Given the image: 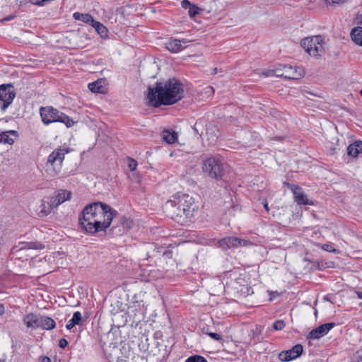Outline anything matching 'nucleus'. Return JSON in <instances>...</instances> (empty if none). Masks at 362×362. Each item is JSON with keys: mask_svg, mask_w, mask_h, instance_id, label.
Listing matches in <instances>:
<instances>
[{"mask_svg": "<svg viewBox=\"0 0 362 362\" xmlns=\"http://www.w3.org/2000/svg\"><path fill=\"white\" fill-rule=\"evenodd\" d=\"M115 211L106 204L97 202L86 206L79 217V224L88 233H95L110 227Z\"/></svg>", "mask_w": 362, "mask_h": 362, "instance_id": "obj_1", "label": "nucleus"}, {"mask_svg": "<svg viewBox=\"0 0 362 362\" xmlns=\"http://www.w3.org/2000/svg\"><path fill=\"white\" fill-rule=\"evenodd\" d=\"M184 97V86L176 78L156 83V86L148 88V105L155 107L173 105Z\"/></svg>", "mask_w": 362, "mask_h": 362, "instance_id": "obj_2", "label": "nucleus"}, {"mask_svg": "<svg viewBox=\"0 0 362 362\" xmlns=\"http://www.w3.org/2000/svg\"><path fill=\"white\" fill-rule=\"evenodd\" d=\"M165 206L172 218L178 222L190 221L198 209L193 197L187 194L177 195L173 200L168 201Z\"/></svg>", "mask_w": 362, "mask_h": 362, "instance_id": "obj_3", "label": "nucleus"}, {"mask_svg": "<svg viewBox=\"0 0 362 362\" xmlns=\"http://www.w3.org/2000/svg\"><path fill=\"white\" fill-rule=\"evenodd\" d=\"M40 114L45 125L53 122H62L67 127H70L74 124L72 119L52 106L41 107Z\"/></svg>", "mask_w": 362, "mask_h": 362, "instance_id": "obj_4", "label": "nucleus"}, {"mask_svg": "<svg viewBox=\"0 0 362 362\" xmlns=\"http://www.w3.org/2000/svg\"><path fill=\"white\" fill-rule=\"evenodd\" d=\"M300 45L310 56L315 58L322 56L325 51V42L321 35L305 37Z\"/></svg>", "mask_w": 362, "mask_h": 362, "instance_id": "obj_5", "label": "nucleus"}, {"mask_svg": "<svg viewBox=\"0 0 362 362\" xmlns=\"http://www.w3.org/2000/svg\"><path fill=\"white\" fill-rule=\"evenodd\" d=\"M202 170L209 177L218 180L223 176L225 168L218 159L210 157L203 162Z\"/></svg>", "mask_w": 362, "mask_h": 362, "instance_id": "obj_6", "label": "nucleus"}, {"mask_svg": "<svg viewBox=\"0 0 362 362\" xmlns=\"http://www.w3.org/2000/svg\"><path fill=\"white\" fill-rule=\"evenodd\" d=\"M15 97L16 93L11 84L0 85V110L5 111Z\"/></svg>", "mask_w": 362, "mask_h": 362, "instance_id": "obj_7", "label": "nucleus"}, {"mask_svg": "<svg viewBox=\"0 0 362 362\" xmlns=\"http://www.w3.org/2000/svg\"><path fill=\"white\" fill-rule=\"evenodd\" d=\"M277 76L288 79L297 80L304 76V71L300 68H293L291 66L284 65L282 69L275 71Z\"/></svg>", "mask_w": 362, "mask_h": 362, "instance_id": "obj_8", "label": "nucleus"}, {"mask_svg": "<svg viewBox=\"0 0 362 362\" xmlns=\"http://www.w3.org/2000/svg\"><path fill=\"white\" fill-rule=\"evenodd\" d=\"M250 244V242L236 237L224 238L218 242V246L223 250H228L231 247L247 246Z\"/></svg>", "mask_w": 362, "mask_h": 362, "instance_id": "obj_9", "label": "nucleus"}, {"mask_svg": "<svg viewBox=\"0 0 362 362\" xmlns=\"http://www.w3.org/2000/svg\"><path fill=\"white\" fill-rule=\"evenodd\" d=\"M69 152V148L64 147H60L54 150L48 157L47 164L60 168L65 155Z\"/></svg>", "mask_w": 362, "mask_h": 362, "instance_id": "obj_10", "label": "nucleus"}, {"mask_svg": "<svg viewBox=\"0 0 362 362\" xmlns=\"http://www.w3.org/2000/svg\"><path fill=\"white\" fill-rule=\"evenodd\" d=\"M303 349L301 344H296L289 350L280 352L279 354V358L281 361H290L300 356L303 352Z\"/></svg>", "mask_w": 362, "mask_h": 362, "instance_id": "obj_11", "label": "nucleus"}, {"mask_svg": "<svg viewBox=\"0 0 362 362\" xmlns=\"http://www.w3.org/2000/svg\"><path fill=\"white\" fill-rule=\"evenodd\" d=\"M335 326V323L330 322L320 325L309 332L308 337L310 339H318L327 334Z\"/></svg>", "mask_w": 362, "mask_h": 362, "instance_id": "obj_12", "label": "nucleus"}, {"mask_svg": "<svg viewBox=\"0 0 362 362\" xmlns=\"http://www.w3.org/2000/svg\"><path fill=\"white\" fill-rule=\"evenodd\" d=\"M189 41L183 39V40H177V39H171L168 42L165 43V47L170 52L177 53L182 50L185 47L182 44H187Z\"/></svg>", "mask_w": 362, "mask_h": 362, "instance_id": "obj_13", "label": "nucleus"}, {"mask_svg": "<svg viewBox=\"0 0 362 362\" xmlns=\"http://www.w3.org/2000/svg\"><path fill=\"white\" fill-rule=\"evenodd\" d=\"M148 256L149 257H155L158 259L160 256H171V252L161 247H158L153 244L149 245V250L148 252Z\"/></svg>", "mask_w": 362, "mask_h": 362, "instance_id": "obj_14", "label": "nucleus"}, {"mask_svg": "<svg viewBox=\"0 0 362 362\" xmlns=\"http://www.w3.org/2000/svg\"><path fill=\"white\" fill-rule=\"evenodd\" d=\"M291 189L293 193L295 202L297 204H311V203L309 202L307 196L305 194V193L303 192L302 189L300 187L292 185Z\"/></svg>", "mask_w": 362, "mask_h": 362, "instance_id": "obj_15", "label": "nucleus"}, {"mask_svg": "<svg viewBox=\"0 0 362 362\" xmlns=\"http://www.w3.org/2000/svg\"><path fill=\"white\" fill-rule=\"evenodd\" d=\"M18 134L15 130L0 132V143L12 145L18 138Z\"/></svg>", "mask_w": 362, "mask_h": 362, "instance_id": "obj_16", "label": "nucleus"}, {"mask_svg": "<svg viewBox=\"0 0 362 362\" xmlns=\"http://www.w3.org/2000/svg\"><path fill=\"white\" fill-rule=\"evenodd\" d=\"M39 328H42L46 330H51L55 327V322L54 320L47 316H41L39 317Z\"/></svg>", "mask_w": 362, "mask_h": 362, "instance_id": "obj_17", "label": "nucleus"}, {"mask_svg": "<svg viewBox=\"0 0 362 362\" xmlns=\"http://www.w3.org/2000/svg\"><path fill=\"white\" fill-rule=\"evenodd\" d=\"M23 322L28 327H30L33 329L39 328V317L33 313L26 315L23 317Z\"/></svg>", "mask_w": 362, "mask_h": 362, "instance_id": "obj_18", "label": "nucleus"}, {"mask_svg": "<svg viewBox=\"0 0 362 362\" xmlns=\"http://www.w3.org/2000/svg\"><path fill=\"white\" fill-rule=\"evenodd\" d=\"M361 153H362V141H356L347 148L348 155L352 157H356Z\"/></svg>", "mask_w": 362, "mask_h": 362, "instance_id": "obj_19", "label": "nucleus"}, {"mask_svg": "<svg viewBox=\"0 0 362 362\" xmlns=\"http://www.w3.org/2000/svg\"><path fill=\"white\" fill-rule=\"evenodd\" d=\"M351 40L356 45L362 47V28L355 27L354 28L350 33Z\"/></svg>", "mask_w": 362, "mask_h": 362, "instance_id": "obj_20", "label": "nucleus"}, {"mask_svg": "<svg viewBox=\"0 0 362 362\" xmlns=\"http://www.w3.org/2000/svg\"><path fill=\"white\" fill-rule=\"evenodd\" d=\"M74 18L76 20H78L82 22L89 23L91 25L95 22V20L93 19V16L88 13H81L78 12H76L74 13Z\"/></svg>", "mask_w": 362, "mask_h": 362, "instance_id": "obj_21", "label": "nucleus"}, {"mask_svg": "<svg viewBox=\"0 0 362 362\" xmlns=\"http://www.w3.org/2000/svg\"><path fill=\"white\" fill-rule=\"evenodd\" d=\"M82 319V315L79 311L75 312L72 318L68 322L66 327L67 329H71L75 325H79Z\"/></svg>", "mask_w": 362, "mask_h": 362, "instance_id": "obj_22", "label": "nucleus"}, {"mask_svg": "<svg viewBox=\"0 0 362 362\" xmlns=\"http://www.w3.org/2000/svg\"><path fill=\"white\" fill-rule=\"evenodd\" d=\"M163 139L168 144H173L177 140V134L175 132L165 130L162 133Z\"/></svg>", "mask_w": 362, "mask_h": 362, "instance_id": "obj_23", "label": "nucleus"}, {"mask_svg": "<svg viewBox=\"0 0 362 362\" xmlns=\"http://www.w3.org/2000/svg\"><path fill=\"white\" fill-rule=\"evenodd\" d=\"M40 210L38 212V215L40 217L47 216L48 214H49L53 209L49 204V202H45V201L42 202V204L40 205Z\"/></svg>", "mask_w": 362, "mask_h": 362, "instance_id": "obj_24", "label": "nucleus"}, {"mask_svg": "<svg viewBox=\"0 0 362 362\" xmlns=\"http://www.w3.org/2000/svg\"><path fill=\"white\" fill-rule=\"evenodd\" d=\"M54 195L56 197H57V200L59 201L61 204H62L71 198V193L67 190L60 189L57 191Z\"/></svg>", "mask_w": 362, "mask_h": 362, "instance_id": "obj_25", "label": "nucleus"}, {"mask_svg": "<svg viewBox=\"0 0 362 362\" xmlns=\"http://www.w3.org/2000/svg\"><path fill=\"white\" fill-rule=\"evenodd\" d=\"M92 26L95 29V30L101 37H104L107 35V29L100 22L95 21Z\"/></svg>", "mask_w": 362, "mask_h": 362, "instance_id": "obj_26", "label": "nucleus"}, {"mask_svg": "<svg viewBox=\"0 0 362 362\" xmlns=\"http://www.w3.org/2000/svg\"><path fill=\"white\" fill-rule=\"evenodd\" d=\"M88 88L93 93H102V86L100 85L98 81H95L88 84Z\"/></svg>", "mask_w": 362, "mask_h": 362, "instance_id": "obj_27", "label": "nucleus"}, {"mask_svg": "<svg viewBox=\"0 0 362 362\" xmlns=\"http://www.w3.org/2000/svg\"><path fill=\"white\" fill-rule=\"evenodd\" d=\"M199 12H200V8L197 6L192 4V6L189 7V11H188L189 16L190 17H194L196 15L199 14Z\"/></svg>", "mask_w": 362, "mask_h": 362, "instance_id": "obj_28", "label": "nucleus"}, {"mask_svg": "<svg viewBox=\"0 0 362 362\" xmlns=\"http://www.w3.org/2000/svg\"><path fill=\"white\" fill-rule=\"evenodd\" d=\"M185 362H208L205 358L201 356H198V355H194V356H192L189 358H188Z\"/></svg>", "mask_w": 362, "mask_h": 362, "instance_id": "obj_29", "label": "nucleus"}, {"mask_svg": "<svg viewBox=\"0 0 362 362\" xmlns=\"http://www.w3.org/2000/svg\"><path fill=\"white\" fill-rule=\"evenodd\" d=\"M121 224L122 225L123 228L126 230H129L133 226V222L129 218H122L121 219Z\"/></svg>", "mask_w": 362, "mask_h": 362, "instance_id": "obj_30", "label": "nucleus"}, {"mask_svg": "<svg viewBox=\"0 0 362 362\" xmlns=\"http://www.w3.org/2000/svg\"><path fill=\"white\" fill-rule=\"evenodd\" d=\"M285 323L282 320H277L273 324V328L275 330H281L284 328Z\"/></svg>", "mask_w": 362, "mask_h": 362, "instance_id": "obj_31", "label": "nucleus"}, {"mask_svg": "<svg viewBox=\"0 0 362 362\" xmlns=\"http://www.w3.org/2000/svg\"><path fill=\"white\" fill-rule=\"evenodd\" d=\"M49 204L51 205L52 208L54 209V208H56L57 207L59 204H61V202L57 200V197H56L55 195L52 196L51 198H50V200L49 202Z\"/></svg>", "mask_w": 362, "mask_h": 362, "instance_id": "obj_32", "label": "nucleus"}, {"mask_svg": "<svg viewBox=\"0 0 362 362\" xmlns=\"http://www.w3.org/2000/svg\"><path fill=\"white\" fill-rule=\"evenodd\" d=\"M353 360L354 362H362V349L354 354Z\"/></svg>", "mask_w": 362, "mask_h": 362, "instance_id": "obj_33", "label": "nucleus"}, {"mask_svg": "<svg viewBox=\"0 0 362 362\" xmlns=\"http://www.w3.org/2000/svg\"><path fill=\"white\" fill-rule=\"evenodd\" d=\"M128 167L130 170L134 171L137 167V162L132 158L129 159Z\"/></svg>", "mask_w": 362, "mask_h": 362, "instance_id": "obj_34", "label": "nucleus"}, {"mask_svg": "<svg viewBox=\"0 0 362 362\" xmlns=\"http://www.w3.org/2000/svg\"><path fill=\"white\" fill-rule=\"evenodd\" d=\"M322 248L325 250V251H327L329 252H337V250L334 249L332 245H329V244H324L322 245Z\"/></svg>", "mask_w": 362, "mask_h": 362, "instance_id": "obj_35", "label": "nucleus"}, {"mask_svg": "<svg viewBox=\"0 0 362 362\" xmlns=\"http://www.w3.org/2000/svg\"><path fill=\"white\" fill-rule=\"evenodd\" d=\"M182 7L185 9H189L190 6H192V3L188 0H183L181 2Z\"/></svg>", "mask_w": 362, "mask_h": 362, "instance_id": "obj_36", "label": "nucleus"}, {"mask_svg": "<svg viewBox=\"0 0 362 362\" xmlns=\"http://www.w3.org/2000/svg\"><path fill=\"white\" fill-rule=\"evenodd\" d=\"M209 335L211 338H213V339H216V340H217V341H220V340H221V339H222L221 336L219 334H217V333L210 332V333H209Z\"/></svg>", "mask_w": 362, "mask_h": 362, "instance_id": "obj_37", "label": "nucleus"}, {"mask_svg": "<svg viewBox=\"0 0 362 362\" xmlns=\"http://www.w3.org/2000/svg\"><path fill=\"white\" fill-rule=\"evenodd\" d=\"M68 341L65 339H61L59 341V346L62 349H64L67 346Z\"/></svg>", "mask_w": 362, "mask_h": 362, "instance_id": "obj_38", "label": "nucleus"}, {"mask_svg": "<svg viewBox=\"0 0 362 362\" xmlns=\"http://www.w3.org/2000/svg\"><path fill=\"white\" fill-rule=\"evenodd\" d=\"M218 136L216 134L212 135L211 137H209V139L211 140V142L212 144L216 142Z\"/></svg>", "mask_w": 362, "mask_h": 362, "instance_id": "obj_39", "label": "nucleus"}, {"mask_svg": "<svg viewBox=\"0 0 362 362\" xmlns=\"http://www.w3.org/2000/svg\"><path fill=\"white\" fill-rule=\"evenodd\" d=\"M41 362H51V360L47 356H44L41 358Z\"/></svg>", "mask_w": 362, "mask_h": 362, "instance_id": "obj_40", "label": "nucleus"}, {"mask_svg": "<svg viewBox=\"0 0 362 362\" xmlns=\"http://www.w3.org/2000/svg\"><path fill=\"white\" fill-rule=\"evenodd\" d=\"M355 293L358 298L362 299V292L361 291H356Z\"/></svg>", "mask_w": 362, "mask_h": 362, "instance_id": "obj_41", "label": "nucleus"}, {"mask_svg": "<svg viewBox=\"0 0 362 362\" xmlns=\"http://www.w3.org/2000/svg\"><path fill=\"white\" fill-rule=\"evenodd\" d=\"M4 313V307L3 305H0V315Z\"/></svg>", "mask_w": 362, "mask_h": 362, "instance_id": "obj_42", "label": "nucleus"}, {"mask_svg": "<svg viewBox=\"0 0 362 362\" xmlns=\"http://www.w3.org/2000/svg\"><path fill=\"white\" fill-rule=\"evenodd\" d=\"M215 132V129H211V130H207V135L209 136L211 134H214Z\"/></svg>", "mask_w": 362, "mask_h": 362, "instance_id": "obj_43", "label": "nucleus"}, {"mask_svg": "<svg viewBox=\"0 0 362 362\" xmlns=\"http://www.w3.org/2000/svg\"><path fill=\"white\" fill-rule=\"evenodd\" d=\"M264 206L265 208V209L269 211V207H268V204L267 202L264 203Z\"/></svg>", "mask_w": 362, "mask_h": 362, "instance_id": "obj_44", "label": "nucleus"}, {"mask_svg": "<svg viewBox=\"0 0 362 362\" xmlns=\"http://www.w3.org/2000/svg\"><path fill=\"white\" fill-rule=\"evenodd\" d=\"M59 172H57V170H55V172H49V173L51 175H56Z\"/></svg>", "mask_w": 362, "mask_h": 362, "instance_id": "obj_45", "label": "nucleus"}, {"mask_svg": "<svg viewBox=\"0 0 362 362\" xmlns=\"http://www.w3.org/2000/svg\"><path fill=\"white\" fill-rule=\"evenodd\" d=\"M197 124H198L197 122H196V123H195L194 126L193 127V129H194V130L197 134H199V132H198V131H197V128H196V126L197 125Z\"/></svg>", "mask_w": 362, "mask_h": 362, "instance_id": "obj_46", "label": "nucleus"}, {"mask_svg": "<svg viewBox=\"0 0 362 362\" xmlns=\"http://www.w3.org/2000/svg\"><path fill=\"white\" fill-rule=\"evenodd\" d=\"M217 74V68H214L213 70V74Z\"/></svg>", "mask_w": 362, "mask_h": 362, "instance_id": "obj_47", "label": "nucleus"}, {"mask_svg": "<svg viewBox=\"0 0 362 362\" xmlns=\"http://www.w3.org/2000/svg\"><path fill=\"white\" fill-rule=\"evenodd\" d=\"M12 18H13V17H12V16H9V17H8V18H6L4 19V21H8V20H11V19H12Z\"/></svg>", "mask_w": 362, "mask_h": 362, "instance_id": "obj_48", "label": "nucleus"}, {"mask_svg": "<svg viewBox=\"0 0 362 362\" xmlns=\"http://www.w3.org/2000/svg\"><path fill=\"white\" fill-rule=\"evenodd\" d=\"M360 94L362 96V89L360 90Z\"/></svg>", "mask_w": 362, "mask_h": 362, "instance_id": "obj_49", "label": "nucleus"}, {"mask_svg": "<svg viewBox=\"0 0 362 362\" xmlns=\"http://www.w3.org/2000/svg\"><path fill=\"white\" fill-rule=\"evenodd\" d=\"M0 362H4V361H1V360H0Z\"/></svg>", "mask_w": 362, "mask_h": 362, "instance_id": "obj_50", "label": "nucleus"}]
</instances>
